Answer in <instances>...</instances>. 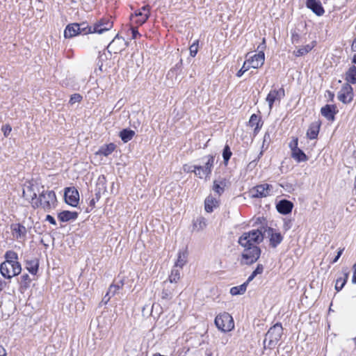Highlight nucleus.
Wrapping results in <instances>:
<instances>
[{"label": "nucleus", "instance_id": "338daca9", "mask_svg": "<svg viewBox=\"0 0 356 356\" xmlns=\"http://www.w3.org/2000/svg\"><path fill=\"white\" fill-rule=\"evenodd\" d=\"M0 356H6V354H3V355H0Z\"/></svg>", "mask_w": 356, "mask_h": 356}, {"label": "nucleus", "instance_id": "7ed1b4c3", "mask_svg": "<svg viewBox=\"0 0 356 356\" xmlns=\"http://www.w3.org/2000/svg\"><path fill=\"white\" fill-rule=\"evenodd\" d=\"M282 331L283 328L280 323H277L270 327L265 335L264 348L268 349L274 348L282 337Z\"/></svg>", "mask_w": 356, "mask_h": 356}, {"label": "nucleus", "instance_id": "2eb2a0df", "mask_svg": "<svg viewBox=\"0 0 356 356\" xmlns=\"http://www.w3.org/2000/svg\"><path fill=\"white\" fill-rule=\"evenodd\" d=\"M276 207L279 213L286 215L291 212L293 204L287 200H282L277 203Z\"/></svg>", "mask_w": 356, "mask_h": 356}, {"label": "nucleus", "instance_id": "4c0bfd02", "mask_svg": "<svg viewBox=\"0 0 356 356\" xmlns=\"http://www.w3.org/2000/svg\"><path fill=\"white\" fill-rule=\"evenodd\" d=\"M123 286V282L120 281L119 284H111L108 289V293L111 296H113L117 291Z\"/></svg>", "mask_w": 356, "mask_h": 356}, {"label": "nucleus", "instance_id": "2f4dec72", "mask_svg": "<svg viewBox=\"0 0 356 356\" xmlns=\"http://www.w3.org/2000/svg\"><path fill=\"white\" fill-rule=\"evenodd\" d=\"M247 290V283H243L241 285L233 286L230 289V293L232 296L243 295Z\"/></svg>", "mask_w": 356, "mask_h": 356}, {"label": "nucleus", "instance_id": "c9c22d12", "mask_svg": "<svg viewBox=\"0 0 356 356\" xmlns=\"http://www.w3.org/2000/svg\"><path fill=\"white\" fill-rule=\"evenodd\" d=\"M193 170H192L191 171L192 172H194L195 175L197 176L200 179H202V178H207L209 177V175H207V174H203L204 173V169L203 168V166H201V165H194L193 166Z\"/></svg>", "mask_w": 356, "mask_h": 356}, {"label": "nucleus", "instance_id": "f03ea898", "mask_svg": "<svg viewBox=\"0 0 356 356\" xmlns=\"http://www.w3.org/2000/svg\"><path fill=\"white\" fill-rule=\"evenodd\" d=\"M42 191H38L39 193L38 198H37V193L35 191V186L33 185L28 186L26 192L24 191L23 193L26 195V193H31L30 197L33 207H41L45 211H49L56 206V194L53 191H45L44 186H42Z\"/></svg>", "mask_w": 356, "mask_h": 356}, {"label": "nucleus", "instance_id": "6ab92c4d", "mask_svg": "<svg viewBox=\"0 0 356 356\" xmlns=\"http://www.w3.org/2000/svg\"><path fill=\"white\" fill-rule=\"evenodd\" d=\"M218 207V200L212 197L208 196L204 201V208L207 212L211 213L214 208Z\"/></svg>", "mask_w": 356, "mask_h": 356}, {"label": "nucleus", "instance_id": "09e8293b", "mask_svg": "<svg viewBox=\"0 0 356 356\" xmlns=\"http://www.w3.org/2000/svg\"><path fill=\"white\" fill-rule=\"evenodd\" d=\"M197 222L199 223V226L200 229H203L206 227V220L204 218H200L197 220Z\"/></svg>", "mask_w": 356, "mask_h": 356}, {"label": "nucleus", "instance_id": "864d4df0", "mask_svg": "<svg viewBox=\"0 0 356 356\" xmlns=\"http://www.w3.org/2000/svg\"><path fill=\"white\" fill-rule=\"evenodd\" d=\"M7 283L0 278V292L2 291L6 286Z\"/></svg>", "mask_w": 356, "mask_h": 356}, {"label": "nucleus", "instance_id": "473e14b6", "mask_svg": "<svg viewBox=\"0 0 356 356\" xmlns=\"http://www.w3.org/2000/svg\"><path fill=\"white\" fill-rule=\"evenodd\" d=\"M179 279L180 269L174 266L168 278L169 283H177Z\"/></svg>", "mask_w": 356, "mask_h": 356}, {"label": "nucleus", "instance_id": "bf43d9fd", "mask_svg": "<svg viewBox=\"0 0 356 356\" xmlns=\"http://www.w3.org/2000/svg\"><path fill=\"white\" fill-rule=\"evenodd\" d=\"M352 49L354 51H356V38L354 39L353 44H352Z\"/></svg>", "mask_w": 356, "mask_h": 356}, {"label": "nucleus", "instance_id": "4be33fe9", "mask_svg": "<svg viewBox=\"0 0 356 356\" xmlns=\"http://www.w3.org/2000/svg\"><path fill=\"white\" fill-rule=\"evenodd\" d=\"M115 145L113 143H109L108 145H104L102 146L99 149L97 152V154L103 155L104 156H108L110 155L115 149Z\"/></svg>", "mask_w": 356, "mask_h": 356}, {"label": "nucleus", "instance_id": "69168bd1", "mask_svg": "<svg viewBox=\"0 0 356 356\" xmlns=\"http://www.w3.org/2000/svg\"><path fill=\"white\" fill-rule=\"evenodd\" d=\"M353 340H354V341L355 343V345H356V338H354Z\"/></svg>", "mask_w": 356, "mask_h": 356}, {"label": "nucleus", "instance_id": "4d7b16f0", "mask_svg": "<svg viewBox=\"0 0 356 356\" xmlns=\"http://www.w3.org/2000/svg\"><path fill=\"white\" fill-rule=\"evenodd\" d=\"M143 15H144V13H143L141 10H139L138 12H136L135 13V15H131V17H139L140 18L139 19H142L143 17Z\"/></svg>", "mask_w": 356, "mask_h": 356}, {"label": "nucleus", "instance_id": "0eeeda50", "mask_svg": "<svg viewBox=\"0 0 356 356\" xmlns=\"http://www.w3.org/2000/svg\"><path fill=\"white\" fill-rule=\"evenodd\" d=\"M273 186L268 184L256 186L250 190V195L252 197H263L270 195Z\"/></svg>", "mask_w": 356, "mask_h": 356}, {"label": "nucleus", "instance_id": "72a5a7b5", "mask_svg": "<svg viewBox=\"0 0 356 356\" xmlns=\"http://www.w3.org/2000/svg\"><path fill=\"white\" fill-rule=\"evenodd\" d=\"M140 10H141L143 13H144L143 17L142 19H137L136 21V22L140 25H142L147 21V19L149 17V6H144L143 7L141 8V9Z\"/></svg>", "mask_w": 356, "mask_h": 356}, {"label": "nucleus", "instance_id": "79ce46f5", "mask_svg": "<svg viewBox=\"0 0 356 356\" xmlns=\"http://www.w3.org/2000/svg\"><path fill=\"white\" fill-rule=\"evenodd\" d=\"M250 66L248 65V62L246 60L244 62L242 67L237 72L236 76L238 77H241L246 71L250 69Z\"/></svg>", "mask_w": 356, "mask_h": 356}, {"label": "nucleus", "instance_id": "a878e982", "mask_svg": "<svg viewBox=\"0 0 356 356\" xmlns=\"http://www.w3.org/2000/svg\"><path fill=\"white\" fill-rule=\"evenodd\" d=\"M348 278V272L346 270L343 271V277H339L336 281L335 289L337 291H341L343 288L346 283L347 282Z\"/></svg>", "mask_w": 356, "mask_h": 356}, {"label": "nucleus", "instance_id": "5fc2aeb1", "mask_svg": "<svg viewBox=\"0 0 356 356\" xmlns=\"http://www.w3.org/2000/svg\"><path fill=\"white\" fill-rule=\"evenodd\" d=\"M257 276V275H254V273L252 272V274L248 277L247 281L245 283H247V286L248 284L253 280V279Z\"/></svg>", "mask_w": 356, "mask_h": 356}, {"label": "nucleus", "instance_id": "a18cd8bd", "mask_svg": "<svg viewBox=\"0 0 356 356\" xmlns=\"http://www.w3.org/2000/svg\"><path fill=\"white\" fill-rule=\"evenodd\" d=\"M22 282L24 283L25 285L29 284L31 282V278L28 274H24L21 276Z\"/></svg>", "mask_w": 356, "mask_h": 356}, {"label": "nucleus", "instance_id": "9b49d317", "mask_svg": "<svg viewBox=\"0 0 356 356\" xmlns=\"http://www.w3.org/2000/svg\"><path fill=\"white\" fill-rule=\"evenodd\" d=\"M10 230L14 238L17 240H25L27 229L20 223H13L10 225Z\"/></svg>", "mask_w": 356, "mask_h": 356}, {"label": "nucleus", "instance_id": "ddd939ff", "mask_svg": "<svg viewBox=\"0 0 356 356\" xmlns=\"http://www.w3.org/2000/svg\"><path fill=\"white\" fill-rule=\"evenodd\" d=\"M306 6L318 16H322L325 13V10L319 0H307Z\"/></svg>", "mask_w": 356, "mask_h": 356}, {"label": "nucleus", "instance_id": "6e6d98bb", "mask_svg": "<svg viewBox=\"0 0 356 356\" xmlns=\"http://www.w3.org/2000/svg\"><path fill=\"white\" fill-rule=\"evenodd\" d=\"M353 269H354V272H353V278H352V282H353V283L356 284V263L353 266Z\"/></svg>", "mask_w": 356, "mask_h": 356}, {"label": "nucleus", "instance_id": "de8ad7c7", "mask_svg": "<svg viewBox=\"0 0 356 356\" xmlns=\"http://www.w3.org/2000/svg\"><path fill=\"white\" fill-rule=\"evenodd\" d=\"M264 271V266L262 264H258L256 269L253 271L254 275L261 274Z\"/></svg>", "mask_w": 356, "mask_h": 356}, {"label": "nucleus", "instance_id": "f3484780", "mask_svg": "<svg viewBox=\"0 0 356 356\" xmlns=\"http://www.w3.org/2000/svg\"><path fill=\"white\" fill-rule=\"evenodd\" d=\"M336 106L333 105L327 104L321 108V112L323 116L326 118L328 120H334V115L336 113Z\"/></svg>", "mask_w": 356, "mask_h": 356}, {"label": "nucleus", "instance_id": "5701e85b", "mask_svg": "<svg viewBox=\"0 0 356 356\" xmlns=\"http://www.w3.org/2000/svg\"><path fill=\"white\" fill-rule=\"evenodd\" d=\"M187 257H188L187 251H182V252L179 251L178 252L177 259L174 266L175 268H179V269H181L183 268V266L187 262Z\"/></svg>", "mask_w": 356, "mask_h": 356}, {"label": "nucleus", "instance_id": "680f3d73", "mask_svg": "<svg viewBox=\"0 0 356 356\" xmlns=\"http://www.w3.org/2000/svg\"><path fill=\"white\" fill-rule=\"evenodd\" d=\"M353 62L356 64V54H355V56L353 57Z\"/></svg>", "mask_w": 356, "mask_h": 356}, {"label": "nucleus", "instance_id": "c756f323", "mask_svg": "<svg viewBox=\"0 0 356 356\" xmlns=\"http://www.w3.org/2000/svg\"><path fill=\"white\" fill-rule=\"evenodd\" d=\"M168 281L163 282V289L161 293V298L164 300H170L172 297L173 289L168 287Z\"/></svg>", "mask_w": 356, "mask_h": 356}, {"label": "nucleus", "instance_id": "423d86ee", "mask_svg": "<svg viewBox=\"0 0 356 356\" xmlns=\"http://www.w3.org/2000/svg\"><path fill=\"white\" fill-rule=\"evenodd\" d=\"M64 198L65 202L72 206L76 207L79 201V194L74 187H68L65 190Z\"/></svg>", "mask_w": 356, "mask_h": 356}, {"label": "nucleus", "instance_id": "f704fd0d", "mask_svg": "<svg viewBox=\"0 0 356 356\" xmlns=\"http://www.w3.org/2000/svg\"><path fill=\"white\" fill-rule=\"evenodd\" d=\"M260 121H261L260 118L257 115L252 114L249 120V125L252 127H255L254 131H257V130H259L260 129V127H259Z\"/></svg>", "mask_w": 356, "mask_h": 356}, {"label": "nucleus", "instance_id": "4468645a", "mask_svg": "<svg viewBox=\"0 0 356 356\" xmlns=\"http://www.w3.org/2000/svg\"><path fill=\"white\" fill-rule=\"evenodd\" d=\"M112 27L113 22L109 19H102L94 25L93 32L102 33L106 31L110 30Z\"/></svg>", "mask_w": 356, "mask_h": 356}, {"label": "nucleus", "instance_id": "dca6fc26", "mask_svg": "<svg viewBox=\"0 0 356 356\" xmlns=\"http://www.w3.org/2000/svg\"><path fill=\"white\" fill-rule=\"evenodd\" d=\"M79 31H80L79 24L74 23L68 24L65 29L64 36L65 38H71L79 34Z\"/></svg>", "mask_w": 356, "mask_h": 356}, {"label": "nucleus", "instance_id": "f8f14e48", "mask_svg": "<svg viewBox=\"0 0 356 356\" xmlns=\"http://www.w3.org/2000/svg\"><path fill=\"white\" fill-rule=\"evenodd\" d=\"M264 51H261L258 54H254L253 56H251L247 59L246 62H248V65L250 67L257 69L264 65Z\"/></svg>", "mask_w": 356, "mask_h": 356}, {"label": "nucleus", "instance_id": "13d9d810", "mask_svg": "<svg viewBox=\"0 0 356 356\" xmlns=\"http://www.w3.org/2000/svg\"><path fill=\"white\" fill-rule=\"evenodd\" d=\"M111 296L108 293H106V294L105 295V296L103 298V301L105 303H107L109 301V300L111 299Z\"/></svg>", "mask_w": 356, "mask_h": 356}, {"label": "nucleus", "instance_id": "0e129e2a", "mask_svg": "<svg viewBox=\"0 0 356 356\" xmlns=\"http://www.w3.org/2000/svg\"><path fill=\"white\" fill-rule=\"evenodd\" d=\"M90 203L94 204H95L94 200H92Z\"/></svg>", "mask_w": 356, "mask_h": 356}, {"label": "nucleus", "instance_id": "6e6552de", "mask_svg": "<svg viewBox=\"0 0 356 356\" xmlns=\"http://www.w3.org/2000/svg\"><path fill=\"white\" fill-rule=\"evenodd\" d=\"M353 98V88L346 83L338 92V99L344 104L350 103Z\"/></svg>", "mask_w": 356, "mask_h": 356}, {"label": "nucleus", "instance_id": "b1692460", "mask_svg": "<svg viewBox=\"0 0 356 356\" xmlns=\"http://www.w3.org/2000/svg\"><path fill=\"white\" fill-rule=\"evenodd\" d=\"M291 156L297 162H304L308 160V157L304 153V152L300 148L295 149L291 152Z\"/></svg>", "mask_w": 356, "mask_h": 356}, {"label": "nucleus", "instance_id": "a211bd4d", "mask_svg": "<svg viewBox=\"0 0 356 356\" xmlns=\"http://www.w3.org/2000/svg\"><path fill=\"white\" fill-rule=\"evenodd\" d=\"M321 123L318 121L312 122L307 129V136L310 139H315L317 138L319 133Z\"/></svg>", "mask_w": 356, "mask_h": 356}, {"label": "nucleus", "instance_id": "aec40b11", "mask_svg": "<svg viewBox=\"0 0 356 356\" xmlns=\"http://www.w3.org/2000/svg\"><path fill=\"white\" fill-rule=\"evenodd\" d=\"M78 217V213L75 211H63L58 213V218L62 222H67L75 220Z\"/></svg>", "mask_w": 356, "mask_h": 356}, {"label": "nucleus", "instance_id": "603ef678", "mask_svg": "<svg viewBox=\"0 0 356 356\" xmlns=\"http://www.w3.org/2000/svg\"><path fill=\"white\" fill-rule=\"evenodd\" d=\"M131 32H132V38L134 39H136L138 35H140V33H138L136 28H131Z\"/></svg>", "mask_w": 356, "mask_h": 356}, {"label": "nucleus", "instance_id": "412c9836", "mask_svg": "<svg viewBox=\"0 0 356 356\" xmlns=\"http://www.w3.org/2000/svg\"><path fill=\"white\" fill-rule=\"evenodd\" d=\"M226 186V181L225 179H220L218 180H214L213 185V191L218 195H221L224 191L225 188Z\"/></svg>", "mask_w": 356, "mask_h": 356}, {"label": "nucleus", "instance_id": "bb28decb", "mask_svg": "<svg viewBox=\"0 0 356 356\" xmlns=\"http://www.w3.org/2000/svg\"><path fill=\"white\" fill-rule=\"evenodd\" d=\"M26 268L32 275H35L38 270L39 263L38 260L27 261Z\"/></svg>", "mask_w": 356, "mask_h": 356}, {"label": "nucleus", "instance_id": "c03bdc74", "mask_svg": "<svg viewBox=\"0 0 356 356\" xmlns=\"http://www.w3.org/2000/svg\"><path fill=\"white\" fill-rule=\"evenodd\" d=\"M298 138H295L289 143V147L291 148V152L295 149H298Z\"/></svg>", "mask_w": 356, "mask_h": 356}, {"label": "nucleus", "instance_id": "ea45409f", "mask_svg": "<svg viewBox=\"0 0 356 356\" xmlns=\"http://www.w3.org/2000/svg\"><path fill=\"white\" fill-rule=\"evenodd\" d=\"M232 156V152L230 150L229 147L227 145L224 147L222 152V157L225 163H227Z\"/></svg>", "mask_w": 356, "mask_h": 356}, {"label": "nucleus", "instance_id": "e433bc0d", "mask_svg": "<svg viewBox=\"0 0 356 356\" xmlns=\"http://www.w3.org/2000/svg\"><path fill=\"white\" fill-rule=\"evenodd\" d=\"M312 46L307 44L306 46L299 48L297 51H295L293 54L296 56H302L309 52L312 49Z\"/></svg>", "mask_w": 356, "mask_h": 356}, {"label": "nucleus", "instance_id": "cd10ccee", "mask_svg": "<svg viewBox=\"0 0 356 356\" xmlns=\"http://www.w3.org/2000/svg\"><path fill=\"white\" fill-rule=\"evenodd\" d=\"M205 159H207V161L205 163V165L203 166L205 172L204 174H207V175L209 176L211 173V169L213 166L214 157L212 155H209L206 156Z\"/></svg>", "mask_w": 356, "mask_h": 356}, {"label": "nucleus", "instance_id": "58836bf2", "mask_svg": "<svg viewBox=\"0 0 356 356\" xmlns=\"http://www.w3.org/2000/svg\"><path fill=\"white\" fill-rule=\"evenodd\" d=\"M79 26L80 28V31H79V34H88L89 33H94L93 29L88 26L86 23L79 24Z\"/></svg>", "mask_w": 356, "mask_h": 356}, {"label": "nucleus", "instance_id": "1a4fd4ad", "mask_svg": "<svg viewBox=\"0 0 356 356\" xmlns=\"http://www.w3.org/2000/svg\"><path fill=\"white\" fill-rule=\"evenodd\" d=\"M284 95V90L282 88L279 90H271L266 99V102L268 103L269 110L271 111L273 104L275 102H280Z\"/></svg>", "mask_w": 356, "mask_h": 356}, {"label": "nucleus", "instance_id": "8fccbe9b", "mask_svg": "<svg viewBox=\"0 0 356 356\" xmlns=\"http://www.w3.org/2000/svg\"><path fill=\"white\" fill-rule=\"evenodd\" d=\"M343 251V249H340L338 251L337 254L336 255V257H334V259L332 261V263H335V262H337L338 261V259L340 258L341 255L342 254Z\"/></svg>", "mask_w": 356, "mask_h": 356}, {"label": "nucleus", "instance_id": "e2e57ef3", "mask_svg": "<svg viewBox=\"0 0 356 356\" xmlns=\"http://www.w3.org/2000/svg\"><path fill=\"white\" fill-rule=\"evenodd\" d=\"M161 355H161L160 353H158L154 354V356H161Z\"/></svg>", "mask_w": 356, "mask_h": 356}, {"label": "nucleus", "instance_id": "37998d69", "mask_svg": "<svg viewBox=\"0 0 356 356\" xmlns=\"http://www.w3.org/2000/svg\"><path fill=\"white\" fill-rule=\"evenodd\" d=\"M81 99H82V97L81 96V95H79L78 93H75L71 96L70 99V103L71 104H73L76 102H81Z\"/></svg>", "mask_w": 356, "mask_h": 356}, {"label": "nucleus", "instance_id": "c85d7f7f", "mask_svg": "<svg viewBox=\"0 0 356 356\" xmlns=\"http://www.w3.org/2000/svg\"><path fill=\"white\" fill-rule=\"evenodd\" d=\"M346 80L353 84L356 83V67L352 66L346 74Z\"/></svg>", "mask_w": 356, "mask_h": 356}, {"label": "nucleus", "instance_id": "a19ab883", "mask_svg": "<svg viewBox=\"0 0 356 356\" xmlns=\"http://www.w3.org/2000/svg\"><path fill=\"white\" fill-rule=\"evenodd\" d=\"M197 49H198V41L194 42L191 46H190V54L192 57H195V55L197 53Z\"/></svg>", "mask_w": 356, "mask_h": 356}, {"label": "nucleus", "instance_id": "393cba45", "mask_svg": "<svg viewBox=\"0 0 356 356\" xmlns=\"http://www.w3.org/2000/svg\"><path fill=\"white\" fill-rule=\"evenodd\" d=\"M135 134L136 133L134 131L129 129H124L120 132L119 136L124 143H127L134 138Z\"/></svg>", "mask_w": 356, "mask_h": 356}, {"label": "nucleus", "instance_id": "3c124183", "mask_svg": "<svg viewBox=\"0 0 356 356\" xmlns=\"http://www.w3.org/2000/svg\"><path fill=\"white\" fill-rule=\"evenodd\" d=\"M46 220L49 221L52 225H56L55 219L54 218V217H52L50 215H47L46 216Z\"/></svg>", "mask_w": 356, "mask_h": 356}, {"label": "nucleus", "instance_id": "052dcab7", "mask_svg": "<svg viewBox=\"0 0 356 356\" xmlns=\"http://www.w3.org/2000/svg\"><path fill=\"white\" fill-rule=\"evenodd\" d=\"M117 38H118V35H117L115 37V38H114V39H113V40H112V41L108 44V45L107 46V49H109V48L111 47L112 44L115 42V40Z\"/></svg>", "mask_w": 356, "mask_h": 356}, {"label": "nucleus", "instance_id": "9d476101", "mask_svg": "<svg viewBox=\"0 0 356 356\" xmlns=\"http://www.w3.org/2000/svg\"><path fill=\"white\" fill-rule=\"evenodd\" d=\"M264 236L267 235L270 238V245L273 248H276L283 240V237L280 232H275L273 229L264 227Z\"/></svg>", "mask_w": 356, "mask_h": 356}, {"label": "nucleus", "instance_id": "20e7f679", "mask_svg": "<svg viewBox=\"0 0 356 356\" xmlns=\"http://www.w3.org/2000/svg\"><path fill=\"white\" fill-rule=\"evenodd\" d=\"M214 323L217 328L223 332H229L234 328L233 318L227 312L220 313L217 315Z\"/></svg>", "mask_w": 356, "mask_h": 356}, {"label": "nucleus", "instance_id": "f257e3e1", "mask_svg": "<svg viewBox=\"0 0 356 356\" xmlns=\"http://www.w3.org/2000/svg\"><path fill=\"white\" fill-rule=\"evenodd\" d=\"M264 227L243 233L238 239V243L243 247L242 264L250 265L258 260L261 254L260 248L255 244L263 241Z\"/></svg>", "mask_w": 356, "mask_h": 356}, {"label": "nucleus", "instance_id": "7c9ffc66", "mask_svg": "<svg viewBox=\"0 0 356 356\" xmlns=\"http://www.w3.org/2000/svg\"><path fill=\"white\" fill-rule=\"evenodd\" d=\"M5 259H6V260L4 261L5 262H9V263H12V264H19V262L17 261L18 260L17 254L13 250H9L6 252Z\"/></svg>", "mask_w": 356, "mask_h": 356}, {"label": "nucleus", "instance_id": "39448f33", "mask_svg": "<svg viewBox=\"0 0 356 356\" xmlns=\"http://www.w3.org/2000/svg\"><path fill=\"white\" fill-rule=\"evenodd\" d=\"M22 271L20 264H12L9 262H2L0 264V273L1 275L8 280L18 275Z\"/></svg>", "mask_w": 356, "mask_h": 356}, {"label": "nucleus", "instance_id": "49530a36", "mask_svg": "<svg viewBox=\"0 0 356 356\" xmlns=\"http://www.w3.org/2000/svg\"><path fill=\"white\" fill-rule=\"evenodd\" d=\"M12 129L10 125H5L2 127V131L5 136H8L10 133Z\"/></svg>", "mask_w": 356, "mask_h": 356}]
</instances>
